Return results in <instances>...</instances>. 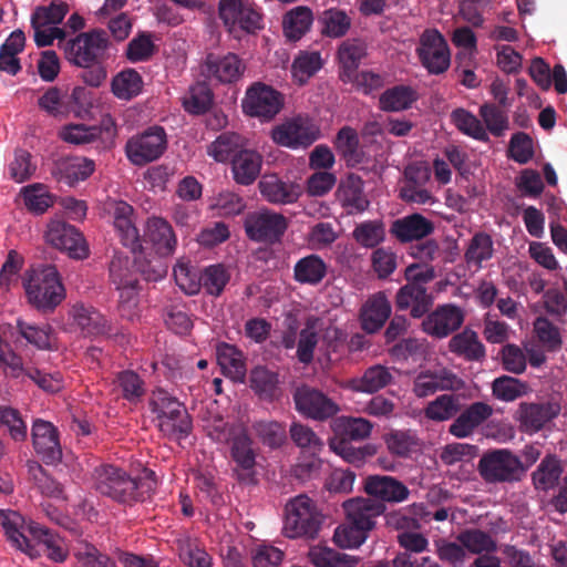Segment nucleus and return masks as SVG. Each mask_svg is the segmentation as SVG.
Here are the masks:
<instances>
[{"label":"nucleus","mask_w":567,"mask_h":567,"mask_svg":"<svg viewBox=\"0 0 567 567\" xmlns=\"http://www.w3.org/2000/svg\"><path fill=\"white\" fill-rule=\"evenodd\" d=\"M336 148L350 167H355L367 161L364 153L359 148L358 134L350 126H344L338 132Z\"/></svg>","instance_id":"43"},{"label":"nucleus","mask_w":567,"mask_h":567,"mask_svg":"<svg viewBox=\"0 0 567 567\" xmlns=\"http://www.w3.org/2000/svg\"><path fill=\"white\" fill-rule=\"evenodd\" d=\"M44 240L74 259H84L89 255L87 245L82 234L63 220L53 219L48 224Z\"/></svg>","instance_id":"13"},{"label":"nucleus","mask_w":567,"mask_h":567,"mask_svg":"<svg viewBox=\"0 0 567 567\" xmlns=\"http://www.w3.org/2000/svg\"><path fill=\"white\" fill-rule=\"evenodd\" d=\"M493 395L504 402H512L528 393V385L513 377L502 375L492 383Z\"/></svg>","instance_id":"58"},{"label":"nucleus","mask_w":567,"mask_h":567,"mask_svg":"<svg viewBox=\"0 0 567 567\" xmlns=\"http://www.w3.org/2000/svg\"><path fill=\"white\" fill-rule=\"evenodd\" d=\"M383 441L388 451L399 457L410 456L420 446L419 437L410 430H391L383 435Z\"/></svg>","instance_id":"45"},{"label":"nucleus","mask_w":567,"mask_h":567,"mask_svg":"<svg viewBox=\"0 0 567 567\" xmlns=\"http://www.w3.org/2000/svg\"><path fill=\"white\" fill-rule=\"evenodd\" d=\"M338 200L349 214L364 212L369 207V200L363 193L361 177L351 174L343 181L337 192Z\"/></svg>","instance_id":"32"},{"label":"nucleus","mask_w":567,"mask_h":567,"mask_svg":"<svg viewBox=\"0 0 567 567\" xmlns=\"http://www.w3.org/2000/svg\"><path fill=\"white\" fill-rule=\"evenodd\" d=\"M279 381L277 373L256 367L250 373V386L262 399L272 400L279 394Z\"/></svg>","instance_id":"54"},{"label":"nucleus","mask_w":567,"mask_h":567,"mask_svg":"<svg viewBox=\"0 0 567 567\" xmlns=\"http://www.w3.org/2000/svg\"><path fill=\"white\" fill-rule=\"evenodd\" d=\"M364 492L383 504H399L410 496V489L406 485L388 475L368 476L364 481Z\"/></svg>","instance_id":"19"},{"label":"nucleus","mask_w":567,"mask_h":567,"mask_svg":"<svg viewBox=\"0 0 567 567\" xmlns=\"http://www.w3.org/2000/svg\"><path fill=\"white\" fill-rule=\"evenodd\" d=\"M308 558L315 567H357L360 561L358 556L321 545L310 547Z\"/></svg>","instance_id":"38"},{"label":"nucleus","mask_w":567,"mask_h":567,"mask_svg":"<svg viewBox=\"0 0 567 567\" xmlns=\"http://www.w3.org/2000/svg\"><path fill=\"white\" fill-rule=\"evenodd\" d=\"M460 410L458 396L442 394L426 405L424 415L431 421L443 422L455 416Z\"/></svg>","instance_id":"53"},{"label":"nucleus","mask_w":567,"mask_h":567,"mask_svg":"<svg viewBox=\"0 0 567 567\" xmlns=\"http://www.w3.org/2000/svg\"><path fill=\"white\" fill-rule=\"evenodd\" d=\"M494 254L492 237L486 233L475 234L465 250V262L470 268L476 270L482 268L484 261L489 260Z\"/></svg>","instance_id":"44"},{"label":"nucleus","mask_w":567,"mask_h":567,"mask_svg":"<svg viewBox=\"0 0 567 567\" xmlns=\"http://www.w3.org/2000/svg\"><path fill=\"white\" fill-rule=\"evenodd\" d=\"M71 315L76 326L87 336L103 334L110 330L106 318L91 306L76 303Z\"/></svg>","instance_id":"37"},{"label":"nucleus","mask_w":567,"mask_h":567,"mask_svg":"<svg viewBox=\"0 0 567 567\" xmlns=\"http://www.w3.org/2000/svg\"><path fill=\"white\" fill-rule=\"evenodd\" d=\"M312 22L313 14L311 9L298 6L284 16V34L291 41L300 40L310 30Z\"/></svg>","instance_id":"41"},{"label":"nucleus","mask_w":567,"mask_h":567,"mask_svg":"<svg viewBox=\"0 0 567 567\" xmlns=\"http://www.w3.org/2000/svg\"><path fill=\"white\" fill-rule=\"evenodd\" d=\"M25 207L34 214H43L53 205V197L43 184H32L21 189Z\"/></svg>","instance_id":"60"},{"label":"nucleus","mask_w":567,"mask_h":567,"mask_svg":"<svg viewBox=\"0 0 567 567\" xmlns=\"http://www.w3.org/2000/svg\"><path fill=\"white\" fill-rule=\"evenodd\" d=\"M391 315V305L384 292H378L367 300L361 309V326L369 333L381 329Z\"/></svg>","instance_id":"31"},{"label":"nucleus","mask_w":567,"mask_h":567,"mask_svg":"<svg viewBox=\"0 0 567 567\" xmlns=\"http://www.w3.org/2000/svg\"><path fill=\"white\" fill-rule=\"evenodd\" d=\"M176 285L187 295H196L202 288L200 272L189 261L178 260L174 267Z\"/></svg>","instance_id":"61"},{"label":"nucleus","mask_w":567,"mask_h":567,"mask_svg":"<svg viewBox=\"0 0 567 567\" xmlns=\"http://www.w3.org/2000/svg\"><path fill=\"white\" fill-rule=\"evenodd\" d=\"M347 520L371 532L377 519L385 512V505L370 497H354L343 502Z\"/></svg>","instance_id":"20"},{"label":"nucleus","mask_w":567,"mask_h":567,"mask_svg":"<svg viewBox=\"0 0 567 567\" xmlns=\"http://www.w3.org/2000/svg\"><path fill=\"white\" fill-rule=\"evenodd\" d=\"M207 75L220 83L237 82L246 70L245 63L234 53L224 56L209 54L205 61Z\"/></svg>","instance_id":"25"},{"label":"nucleus","mask_w":567,"mask_h":567,"mask_svg":"<svg viewBox=\"0 0 567 567\" xmlns=\"http://www.w3.org/2000/svg\"><path fill=\"white\" fill-rule=\"evenodd\" d=\"M246 146V137L235 132H225L207 146V154L218 163H226L231 162Z\"/></svg>","instance_id":"34"},{"label":"nucleus","mask_w":567,"mask_h":567,"mask_svg":"<svg viewBox=\"0 0 567 567\" xmlns=\"http://www.w3.org/2000/svg\"><path fill=\"white\" fill-rule=\"evenodd\" d=\"M327 271L326 261L320 256L311 254L296 262L293 278L299 284L316 286L322 281Z\"/></svg>","instance_id":"40"},{"label":"nucleus","mask_w":567,"mask_h":567,"mask_svg":"<svg viewBox=\"0 0 567 567\" xmlns=\"http://www.w3.org/2000/svg\"><path fill=\"white\" fill-rule=\"evenodd\" d=\"M322 524L317 503L305 494L291 498L285 507L284 534L289 538H315Z\"/></svg>","instance_id":"5"},{"label":"nucleus","mask_w":567,"mask_h":567,"mask_svg":"<svg viewBox=\"0 0 567 567\" xmlns=\"http://www.w3.org/2000/svg\"><path fill=\"white\" fill-rule=\"evenodd\" d=\"M107 48L106 32L95 29L70 40L65 45V56L76 66L89 68L103 58Z\"/></svg>","instance_id":"8"},{"label":"nucleus","mask_w":567,"mask_h":567,"mask_svg":"<svg viewBox=\"0 0 567 567\" xmlns=\"http://www.w3.org/2000/svg\"><path fill=\"white\" fill-rule=\"evenodd\" d=\"M95 169L94 161L86 157H73L64 161L60 166V179L68 185L74 184L90 177Z\"/></svg>","instance_id":"52"},{"label":"nucleus","mask_w":567,"mask_h":567,"mask_svg":"<svg viewBox=\"0 0 567 567\" xmlns=\"http://www.w3.org/2000/svg\"><path fill=\"white\" fill-rule=\"evenodd\" d=\"M179 557L189 567H212L210 555L199 545L197 539L184 536L177 540Z\"/></svg>","instance_id":"51"},{"label":"nucleus","mask_w":567,"mask_h":567,"mask_svg":"<svg viewBox=\"0 0 567 567\" xmlns=\"http://www.w3.org/2000/svg\"><path fill=\"white\" fill-rule=\"evenodd\" d=\"M27 467L30 478L42 494L51 497L63 496L62 485L51 477L38 462L29 461Z\"/></svg>","instance_id":"63"},{"label":"nucleus","mask_w":567,"mask_h":567,"mask_svg":"<svg viewBox=\"0 0 567 567\" xmlns=\"http://www.w3.org/2000/svg\"><path fill=\"white\" fill-rule=\"evenodd\" d=\"M341 342V331L329 320L309 317L299 333L297 358L308 364L313 359L316 347L324 354L336 352Z\"/></svg>","instance_id":"4"},{"label":"nucleus","mask_w":567,"mask_h":567,"mask_svg":"<svg viewBox=\"0 0 567 567\" xmlns=\"http://www.w3.org/2000/svg\"><path fill=\"white\" fill-rule=\"evenodd\" d=\"M289 434L292 442L301 450L310 452L312 455L319 453L323 447L322 440L315 431L305 424L293 422L290 425Z\"/></svg>","instance_id":"62"},{"label":"nucleus","mask_w":567,"mask_h":567,"mask_svg":"<svg viewBox=\"0 0 567 567\" xmlns=\"http://www.w3.org/2000/svg\"><path fill=\"white\" fill-rule=\"evenodd\" d=\"M282 106V94L260 82L249 86L241 101V109L246 115L258 117L265 122L272 120Z\"/></svg>","instance_id":"10"},{"label":"nucleus","mask_w":567,"mask_h":567,"mask_svg":"<svg viewBox=\"0 0 567 567\" xmlns=\"http://www.w3.org/2000/svg\"><path fill=\"white\" fill-rule=\"evenodd\" d=\"M365 54L367 45L358 39H348L338 49V60L347 72L355 71Z\"/></svg>","instance_id":"59"},{"label":"nucleus","mask_w":567,"mask_h":567,"mask_svg":"<svg viewBox=\"0 0 567 567\" xmlns=\"http://www.w3.org/2000/svg\"><path fill=\"white\" fill-rule=\"evenodd\" d=\"M463 321L464 315L458 307L444 305L423 320L422 329L425 333L441 339L457 330Z\"/></svg>","instance_id":"21"},{"label":"nucleus","mask_w":567,"mask_h":567,"mask_svg":"<svg viewBox=\"0 0 567 567\" xmlns=\"http://www.w3.org/2000/svg\"><path fill=\"white\" fill-rule=\"evenodd\" d=\"M453 124L463 134L477 141H488V134L481 121L471 112L464 109H456L451 113Z\"/></svg>","instance_id":"56"},{"label":"nucleus","mask_w":567,"mask_h":567,"mask_svg":"<svg viewBox=\"0 0 567 567\" xmlns=\"http://www.w3.org/2000/svg\"><path fill=\"white\" fill-rule=\"evenodd\" d=\"M321 33L329 38H341L351 27V18L343 10L331 8L324 10L319 18Z\"/></svg>","instance_id":"50"},{"label":"nucleus","mask_w":567,"mask_h":567,"mask_svg":"<svg viewBox=\"0 0 567 567\" xmlns=\"http://www.w3.org/2000/svg\"><path fill=\"white\" fill-rule=\"evenodd\" d=\"M166 143L165 131L155 126L131 137L125 145V153L132 164L143 166L157 159L166 150Z\"/></svg>","instance_id":"12"},{"label":"nucleus","mask_w":567,"mask_h":567,"mask_svg":"<svg viewBox=\"0 0 567 567\" xmlns=\"http://www.w3.org/2000/svg\"><path fill=\"white\" fill-rule=\"evenodd\" d=\"M247 236L255 241L276 243L288 227L287 218L268 209L250 213L245 219Z\"/></svg>","instance_id":"14"},{"label":"nucleus","mask_w":567,"mask_h":567,"mask_svg":"<svg viewBox=\"0 0 567 567\" xmlns=\"http://www.w3.org/2000/svg\"><path fill=\"white\" fill-rule=\"evenodd\" d=\"M560 408L556 403H520L517 420L526 432H537L558 415Z\"/></svg>","instance_id":"26"},{"label":"nucleus","mask_w":567,"mask_h":567,"mask_svg":"<svg viewBox=\"0 0 567 567\" xmlns=\"http://www.w3.org/2000/svg\"><path fill=\"white\" fill-rule=\"evenodd\" d=\"M323 65L321 54L317 51H301L295 58L291 65L293 79L299 84H305L313 76Z\"/></svg>","instance_id":"48"},{"label":"nucleus","mask_w":567,"mask_h":567,"mask_svg":"<svg viewBox=\"0 0 567 567\" xmlns=\"http://www.w3.org/2000/svg\"><path fill=\"white\" fill-rule=\"evenodd\" d=\"M234 181L243 186L251 185L259 176L262 156L256 150L244 147L230 162Z\"/></svg>","instance_id":"27"},{"label":"nucleus","mask_w":567,"mask_h":567,"mask_svg":"<svg viewBox=\"0 0 567 567\" xmlns=\"http://www.w3.org/2000/svg\"><path fill=\"white\" fill-rule=\"evenodd\" d=\"M145 237L162 257L172 256L177 247V237L172 225L162 217H150L146 223Z\"/></svg>","instance_id":"24"},{"label":"nucleus","mask_w":567,"mask_h":567,"mask_svg":"<svg viewBox=\"0 0 567 567\" xmlns=\"http://www.w3.org/2000/svg\"><path fill=\"white\" fill-rule=\"evenodd\" d=\"M35 453L47 464H56L62 460V449L55 426L42 419L34 420L31 430Z\"/></svg>","instance_id":"18"},{"label":"nucleus","mask_w":567,"mask_h":567,"mask_svg":"<svg viewBox=\"0 0 567 567\" xmlns=\"http://www.w3.org/2000/svg\"><path fill=\"white\" fill-rule=\"evenodd\" d=\"M493 414V408L484 402L472 403L450 425L449 432L457 437L470 436L473 431Z\"/></svg>","instance_id":"29"},{"label":"nucleus","mask_w":567,"mask_h":567,"mask_svg":"<svg viewBox=\"0 0 567 567\" xmlns=\"http://www.w3.org/2000/svg\"><path fill=\"white\" fill-rule=\"evenodd\" d=\"M329 447L343 461L357 467L362 466L369 457L374 456L378 452V447L374 444L354 446L346 439L331 440Z\"/></svg>","instance_id":"42"},{"label":"nucleus","mask_w":567,"mask_h":567,"mask_svg":"<svg viewBox=\"0 0 567 567\" xmlns=\"http://www.w3.org/2000/svg\"><path fill=\"white\" fill-rule=\"evenodd\" d=\"M217 362L225 377L234 382H244L246 363L243 353L234 346L220 343L216 349Z\"/></svg>","instance_id":"36"},{"label":"nucleus","mask_w":567,"mask_h":567,"mask_svg":"<svg viewBox=\"0 0 567 567\" xmlns=\"http://www.w3.org/2000/svg\"><path fill=\"white\" fill-rule=\"evenodd\" d=\"M150 408L156 415L157 426L167 436L188 434L192 421L185 406L163 389H156L150 398Z\"/></svg>","instance_id":"6"},{"label":"nucleus","mask_w":567,"mask_h":567,"mask_svg":"<svg viewBox=\"0 0 567 567\" xmlns=\"http://www.w3.org/2000/svg\"><path fill=\"white\" fill-rule=\"evenodd\" d=\"M464 382L451 371L442 369L439 371H423L414 379L413 392L417 398H425L436 391L461 390Z\"/></svg>","instance_id":"22"},{"label":"nucleus","mask_w":567,"mask_h":567,"mask_svg":"<svg viewBox=\"0 0 567 567\" xmlns=\"http://www.w3.org/2000/svg\"><path fill=\"white\" fill-rule=\"evenodd\" d=\"M393 381L389 368L375 364L368 368L359 378L349 380V389L354 392L375 393Z\"/></svg>","instance_id":"35"},{"label":"nucleus","mask_w":567,"mask_h":567,"mask_svg":"<svg viewBox=\"0 0 567 567\" xmlns=\"http://www.w3.org/2000/svg\"><path fill=\"white\" fill-rule=\"evenodd\" d=\"M449 348L451 352L468 361H481L485 358V347L480 341L477 333L471 329H464L452 337Z\"/></svg>","instance_id":"39"},{"label":"nucleus","mask_w":567,"mask_h":567,"mask_svg":"<svg viewBox=\"0 0 567 567\" xmlns=\"http://www.w3.org/2000/svg\"><path fill=\"white\" fill-rule=\"evenodd\" d=\"M417 54L423 66L433 74L445 72L450 66V51L446 41L436 30H426L420 38Z\"/></svg>","instance_id":"16"},{"label":"nucleus","mask_w":567,"mask_h":567,"mask_svg":"<svg viewBox=\"0 0 567 567\" xmlns=\"http://www.w3.org/2000/svg\"><path fill=\"white\" fill-rule=\"evenodd\" d=\"M320 137L319 126L307 116L287 118L271 130L272 141L290 150H305Z\"/></svg>","instance_id":"7"},{"label":"nucleus","mask_w":567,"mask_h":567,"mask_svg":"<svg viewBox=\"0 0 567 567\" xmlns=\"http://www.w3.org/2000/svg\"><path fill=\"white\" fill-rule=\"evenodd\" d=\"M258 188L267 202L281 205L297 202L302 193L299 184L284 181L277 174H265L258 183Z\"/></svg>","instance_id":"23"},{"label":"nucleus","mask_w":567,"mask_h":567,"mask_svg":"<svg viewBox=\"0 0 567 567\" xmlns=\"http://www.w3.org/2000/svg\"><path fill=\"white\" fill-rule=\"evenodd\" d=\"M336 427L341 439L363 441L371 435L373 424L363 417L341 416L336 420Z\"/></svg>","instance_id":"55"},{"label":"nucleus","mask_w":567,"mask_h":567,"mask_svg":"<svg viewBox=\"0 0 567 567\" xmlns=\"http://www.w3.org/2000/svg\"><path fill=\"white\" fill-rule=\"evenodd\" d=\"M352 235L361 246L373 248L384 240L385 229L382 221L369 220L359 224Z\"/></svg>","instance_id":"64"},{"label":"nucleus","mask_w":567,"mask_h":567,"mask_svg":"<svg viewBox=\"0 0 567 567\" xmlns=\"http://www.w3.org/2000/svg\"><path fill=\"white\" fill-rule=\"evenodd\" d=\"M416 100L415 92L404 85H398L384 91L379 99L380 109L385 112L408 110Z\"/></svg>","instance_id":"47"},{"label":"nucleus","mask_w":567,"mask_h":567,"mask_svg":"<svg viewBox=\"0 0 567 567\" xmlns=\"http://www.w3.org/2000/svg\"><path fill=\"white\" fill-rule=\"evenodd\" d=\"M218 13L229 32L254 33L262 28L261 13L248 1L219 0Z\"/></svg>","instance_id":"11"},{"label":"nucleus","mask_w":567,"mask_h":567,"mask_svg":"<svg viewBox=\"0 0 567 567\" xmlns=\"http://www.w3.org/2000/svg\"><path fill=\"white\" fill-rule=\"evenodd\" d=\"M29 302L40 310H52L65 298V290L55 266L32 269L24 280Z\"/></svg>","instance_id":"3"},{"label":"nucleus","mask_w":567,"mask_h":567,"mask_svg":"<svg viewBox=\"0 0 567 567\" xmlns=\"http://www.w3.org/2000/svg\"><path fill=\"white\" fill-rule=\"evenodd\" d=\"M561 472L560 462L556 456H545L533 473L535 487L540 491L551 489L558 483Z\"/></svg>","instance_id":"49"},{"label":"nucleus","mask_w":567,"mask_h":567,"mask_svg":"<svg viewBox=\"0 0 567 567\" xmlns=\"http://www.w3.org/2000/svg\"><path fill=\"white\" fill-rule=\"evenodd\" d=\"M93 477L96 491L126 505L145 502L157 486L154 472L146 468L136 478L122 468L104 464L94 470Z\"/></svg>","instance_id":"2"},{"label":"nucleus","mask_w":567,"mask_h":567,"mask_svg":"<svg viewBox=\"0 0 567 567\" xmlns=\"http://www.w3.org/2000/svg\"><path fill=\"white\" fill-rule=\"evenodd\" d=\"M73 555L76 567H116L113 559L86 542H80L75 546Z\"/></svg>","instance_id":"57"},{"label":"nucleus","mask_w":567,"mask_h":567,"mask_svg":"<svg viewBox=\"0 0 567 567\" xmlns=\"http://www.w3.org/2000/svg\"><path fill=\"white\" fill-rule=\"evenodd\" d=\"M113 223L124 246L135 251L140 248V234L133 221L134 209L123 200L111 203Z\"/></svg>","instance_id":"28"},{"label":"nucleus","mask_w":567,"mask_h":567,"mask_svg":"<svg viewBox=\"0 0 567 567\" xmlns=\"http://www.w3.org/2000/svg\"><path fill=\"white\" fill-rule=\"evenodd\" d=\"M293 401L298 412L313 420H327L340 410L334 401L309 386L298 388L293 394Z\"/></svg>","instance_id":"17"},{"label":"nucleus","mask_w":567,"mask_h":567,"mask_svg":"<svg viewBox=\"0 0 567 567\" xmlns=\"http://www.w3.org/2000/svg\"><path fill=\"white\" fill-rule=\"evenodd\" d=\"M391 231L401 243H410L431 235L434 231V224L421 214H412L396 219Z\"/></svg>","instance_id":"30"},{"label":"nucleus","mask_w":567,"mask_h":567,"mask_svg":"<svg viewBox=\"0 0 567 567\" xmlns=\"http://www.w3.org/2000/svg\"><path fill=\"white\" fill-rule=\"evenodd\" d=\"M396 307L401 310H411L414 318L422 317L431 306V298L422 285L406 284L396 293Z\"/></svg>","instance_id":"33"},{"label":"nucleus","mask_w":567,"mask_h":567,"mask_svg":"<svg viewBox=\"0 0 567 567\" xmlns=\"http://www.w3.org/2000/svg\"><path fill=\"white\" fill-rule=\"evenodd\" d=\"M230 456L236 464L235 473L239 481L246 484L255 482L256 452L252 441L243 426L233 429Z\"/></svg>","instance_id":"15"},{"label":"nucleus","mask_w":567,"mask_h":567,"mask_svg":"<svg viewBox=\"0 0 567 567\" xmlns=\"http://www.w3.org/2000/svg\"><path fill=\"white\" fill-rule=\"evenodd\" d=\"M0 525L12 546L30 557L38 556V547H41L51 560H65L68 547L64 540L42 525L33 520L27 522L14 511H0Z\"/></svg>","instance_id":"1"},{"label":"nucleus","mask_w":567,"mask_h":567,"mask_svg":"<svg viewBox=\"0 0 567 567\" xmlns=\"http://www.w3.org/2000/svg\"><path fill=\"white\" fill-rule=\"evenodd\" d=\"M143 84V79L137 71L126 69L113 78L111 86L117 99L131 100L142 92Z\"/></svg>","instance_id":"46"},{"label":"nucleus","mask_w":567,"mask_h":567,"mask_svg":"<svg viewBox=\"0 0 567 567\" xmlns=\"http://www.w3.org/2000/svg\"><path fill=\"white\" fill-rule=\"evenodd\" d=\"M477 468L487 483L518 481L525 471L519 457L508 450L485 453L481 457Z\"/></svg>","instance_id":"9"}]
</instances>
